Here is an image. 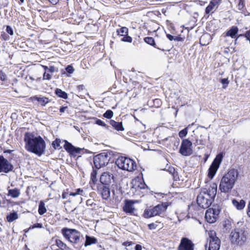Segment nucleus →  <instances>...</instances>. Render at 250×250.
I'll list each match as a JSON object with an SVG mask.
<instances>
[{
	"label": "nucleus",
	"mask_w": 250,
	"mask_h": 250,
	"mask_svg": "<svg viewBox=\"0 0 250 250\" xmlns=\"http://www.w3.org/2000/svg\"><path fill=\"white\" fill-rule=\"evenodd\" d=\"M25 149L38 156L43 154L46 149L44 140L40 136H36L32 133H25L24 137Z\"/></svg>",
	"instance_id": "f257e3e1"
},
{
	"label": "nucleus",
	"mask_w": 250,
	"mask_h": 250,
	"mask_svg": "<svg viewBox=\"0 0 250 250\" xmlns=\"http://www.w3.org/2000/svg\"><path fill=\"white\" fill-rule=\"evenodd\" d=\"M238 176V173L235 169H231L221 179L219 189L222 192L227 193L233 188Z\"/></svg>",
	"instance_id": "f03ea898"
},
{
	"label": "nucleus",
	"mask_w": 250,
	"mask_h": 250,
	"mask_svg": "<svg viewBox=\"0 0 250 250\" xmlns=\"http://www.w3.org/2000/svg\"><path fill=\"white\" fill-rule=\"evenodd\" d=\"M62 234L64 238L74 246L78 245L81 241V233L75 229L63 228L61 230Z\"/></svg>",
	"instance_id": "7ed1b4c3"
},
{
	"label": "nucleus",
	"mask_w": 250,
	"mask_h": 250,
	"mask_svg": "<svg viewBox=\"0 0 250 250\" xmlns=\"http://www.w3.org/2000/svg\"><path fill=\"white\" fill-rule=\"evenodd\" d=\"M168 204L167 202L158 204L152 208H146L145 210L143 216L149 218L155 216H163L167 209Z\"/></svg>",
	"instance_id": "20e7f679"
},
{
	"label": "nucleus",
	"mask_w": 250,
	"mask_h": 250,
	"mask_svg": "<svg viewBox=\"0 0 250 250\" xmlns=\"http://www.w3.org/2000/svg\"><path fill=\"white\" fill-rule=\"evenodd\" d=\"M116 164L118 167L124 170L132 171L136 169V163L132 159L125 157H119Z\"/></svg>",
	"instance_id": "39448f33"
},
{
	"label": "nucleus",
	"mask_w": 250,
	"mask_h": 250,
	"mask_svg": "<svg viewBox=\"0 0 250 250\" xmlns=\"http://www.w3.org/2000/svg\"><path fill=\"white\" fill-rule=\"evenodd\" d=\"M247 236V231L243 229H236L231 232L230 240L232 243L242 245L246 241Z\"/></svg>",
	"instance_id": "423d86ee"
},
{
	"label": "nucleus",
	"mask_w": 250,
	"mask_h": 250,
	"mask_svg": "<svg viewBox=\"0 0 250 250\" xmlns=\"http://www.w3.org/2000/svg\"><path fill=\"white\" fill-rule=\"evenodd\" d=\"M208 238L207 243H208V250H219L220 247L221 242L220 239L216 236V232L214 230H210L208 232ZM208 244L205 245L207 249Z\"/></svg>",
	"instance_id": "0eeeda50"
},
{
	"label": "nucleus",
	"mask_w": 250,
	"mask_h": 250,
	"mask_svg": "<svg viewBox=\"0 0 250 250\" xmlns=\"http://www.w3.org/2000/svg\"><path fill=\"white\" fill-rule=\"evenodd\" d=\"M110 160V156L107 152H103L97 155L93 158V163L95 167L99 169L106 165Z\"/></svg>",
	"instance_id": "6e6552de"
},
{
	"label": "nucleus",
	"mask_w": 250,
	"mask_h": 250,
	"mask_svg": "<svg viewBox=\"0 0 250 250\" xmlns=\"http://www.w3.org/2000/svg\"><path fill=\"white\" fill-rule=\"evenodd\" d=\"M223 155L221 153L218 154L208 169V176L212 179L216 174L220 165L222 161Z\"/></svg>",
	"instance_id": "1a4fd4ad"
},
{
	"label": "nucleus",
	"mask_w": 250,
	"mask_h": 250,
	"mask_svg": "<svg viewBox=\"0 0 250 250\" xmlns=\"http://www.w3.org/2000/svg\"><path fill=\"white\" fill-rule=\"evenodd\" d=\"M213 200L209 198L205 192H201L197 198L198 205L203 208H208L212 204Z\"/></svg>",
	"instance_id": "9d476101"
},
{
	"label": "nucleus",
	"mask_w": 250,
	"mask_h": 250,
	"mask_svg": "<svg viewBox=\"0 0 250 250\" xmlns=\"http://www.w3.org/2000/svg\"><path fill=\"white\" fill-rule=\"evenodd\" d=\"M220 212L218 206L208 208L206 212L205 218L209 223H213L216 221L217 217Z\"/></svg>",
	"instance_id": "9b49d317"
},
{
	"label": "nucleus",
	"mask_w": 250,
	"mask_h": 250,
	"mask_svg": "<svg viewBox=\"0 0 250 250\" xmlns=\"http://www.w3.org/2000/svg\"><path fill=\"white\" fill-rule=\"evenodd\" d=\"M132 191L136 194H140V192L142 189L146 188V185L142 179L136 178L132 182Z\"/></svg>",
	"instance_id": "f8f14e48"
},
{
	"label": "nucleus",
	"mask_w": 250,
	"mask_h": 250,
	"mask_svg": "<svg viewBox=\"0 0 250 250\" xmlns=\"http://www.w3.org/2000/svg\"><path fill=\"white\" fill-rule=\"evenodd\" d=\"M192 143L188 139L184 140L181 145L180 152L184 156H189L192 153Z\"/></svg>",
	"instance_id": "ddd939ff"
},
{
	"label": "nucleus",
	"mask_w": 250,
	"mask_h": 250,
	"mask_svg": "<svg viewBox=\"0 0 250 250\" xmlns=\"http://www.w3.org/2000/svg\"><path fill=\"white\" fill-rule=\"evenodd\" d=\"M13 166L2 156H0V172L8 173L12 170Z\"/></svg>",
	"instance_id": "4468645a"
},
{
	"label": "nucleus",
	"mask_w": 250,
	"mask_h": 250,
	"mask_svg": "<svg viewBox=\"0 0 250 250\" xmlns=\"http://www.w3.org/2000/svg\"><path fill=\"white\" fill-rule=\"evenodd\" d=\"M178 249V250H193L194 244L188 238H182Z\"/></svg>",
	"instance_id": "2eb2a0df"
},
{
	"label": "nucleus",
	"mask_w": 250,
	"mask_h": 250,
	"mask_svg": "<svg viewBox=\"0 0 250 250\" xmlns=\"http://www.w3.org/2000/svg\"><path fill=\"white\" fill-rule=\"evenodd\" d=\"M217 185L216 183H212L210 184V185L205 188H204L202 192H205V193L208 195L209 198H211L213 200L216 196L217 193Z\"/></svg>",
	"instance_id": "dca6fc26"
},
{
	"label": "nucleus",
	"mask_w": 250,
	"mask_h": 250,
	"mask_svg": "<svg viewBox=\"0 0 250 250\" xmlns=\"http://www.w3.org/2000/svg\"><path fill=\"white\" fill-rule=\"evenodd\" d=\"M113 181L114 176L113 174L109 172H104L100 176V181L103 185L109 186Z\"/></svg>",
	"instance_id": "f3484780"
},
{
	"label": "nucleus",
	"mask_w": 250,
	"mask_h": 250,
	"mask_svg": "<svg viewBox=\"0 0 250 250\" xmlns=\"http://www.w3.org/2000/svg\"><path fill=\"white\" fill-rule=\"evenodd\" d=\"M221 2V0H211L206 8V14L207 15L213 14L218 8Z\"/></svg>",
	"instance_id": "a211bd4d"
},
{
	"label": "nucleus",
	"mask_w": 250,
	"mask_h": 250,
	"mask_svg": "<svg viewBox=\"0 0 250 250\" xmlns=\"http://www.w3.org/2000/svg\"><path fill=\"white\" fill-rule=\"evenodd\" d=\"M134 202L131 200H126L123 208V210L126 213L132 214L135 209L134 206Z\"/></svg>",
	"instance_id": "6ab92c4d"
},
{
	"label": "nucleus",
	"mask_w": 250,
	"mask_h": 250,
	"mask_svg": "<svg viewBox=\"0 0 250 250\" xmlns=\"http://www.w3.org/2000/svg\"><path fill=\"white\" fill-rule=\"evenodd\" d=\"M30 99L33 102L36 101H38L43 106L45 105V104L49 102L48 99L44 97H40L37 96H35L31 97Z\"/></svg>",
	"instance_id": "aec40b11"
},
{
	"label": "nucleus",
	"mask_w": 250,
	"mask_h": 250,
	"mask_svg": "<svg viewBox=\"0 0 250 250\" xmlns=\"http://www.w3.org/2000/svg\"><path fill=\"white\" fill-rule=\"evenodd\" d=\"M64 148L67 151L74 153H79L81 150L80 148L75 147L71 144L66 142H65V144L64 145Z\"/></svg>",
	"instance_id": "412c9836"
},
{
	"label": "nucleus",
	"mask_w": 250,
	"mask_h": 250,
	"mask_svg": "<svg viewBox=\"0 0 250 250\" xmlns=\"http://www.w3.org/2000/svg\"><path fill=\"white\" fill-rule=\"evenodd\" d=\"M101 193L103 198L104 200H108L110 197V191L107 186H104L102 188Z\"/></svg>",
	"instance_id": "4be33fe9"
},
{
	"label": "nucleus",
	"mask_w": 250,
	"mask_h": 250,
	"mask_svg": "<svg viewBox=\"0 0 250 250\" xmlns=\"http://www.w3.org/2000/svg\"><path fill=\"white\" fill-rule=\"evenodd\" d=\"M238 32V28L236 26H233L227 31L226 33V37H230L231 38H234Z\"/></svg>",
	"instance_id": "5701e85b"
},
{
	"label": "nucleus",
	"mask_w": 250,
	"mask_h": 250,
	"mask_svg": "<svg viewBox=\"0 0 250 250\" xmlns=\"http://www.w3.org/2000/svg\"><path fill=\"white\" fill-rule=\"evenodd\" d=\"M232 203L233 205L238 210L244 208L246 204L245 201L243 200H240L239 202L235 199L232 200Z\"/></svg>",
	"instance_id": "b1692460"
},
{
	"label": "nucleus",
	"mask_w": 250,
	"mask_h": 250,
	"mask_svg": "<svg viewBox=\"0 0 250 250\" xmlns=\"http://www.w3.org/2000/svg\"><path fill=\"white\" fill-rule=\"evenodd\" d=\"M97 242V240L94 237H91L88 235L85 236V242L84 246L87 247L93 244H96Z\"/></svg>",
	"instance_id": "393cba45"
},
{
	"label": "nucleus",
	"mask_w": 250,
	"mask_h": 250,
	"mask_svg": "<svg viewBox=\"0 0 250 250\" xmlns=\"http://www.w3.org/2000/svg\"><path fill=\"white\" fill-rule=\"evenodd\" d=\"M18 218V215L16 212H11L6 217L7 221L9 222H12Z\"/></svg>",
	"instance_id": "a878e982"
},
{
	"label": "nucleus",
	"mask_w": 250,
	"mask_h": 250,
	"mask_svg": "<svg viewBox=\"0 0 250 250\" xmlns=\"http://www.w3.org/2000/svg\"><path fill=\"white\" fill-rule=\"evenodd\" d=\"M55 93L59 97L64 99H66L67 98V93L63 91L61 89L57 88L55 90Z\"/></svg>",
	"instance_id": "bb28decb"
},
{
	"label": "nucleus",
	"mask_w": 250,
	"mask_h": 250,
	"mask_svg": "<svg viewBox=\"0 0 250 250\" xmlns=\"http://www.w3.org/2000/svg\"><path fill=\"white\" fill-rule=\"evenodd\" d=\"M20 192L19 189L15 188L13 189H9L8 190V195L11 196L13 198H17L20 195Z\"/></svg>",
	"instance_id": "cd10ccee"
},
{
	"label": "nucleus",
	"mask_w": 250,
	"mask_h": 250,
	"mask_svg": "<svg viewBox=\"0 0 250 250\" xmlns=\"http://www.w3.org/2000/svg\"><path fill=\"white\" fill-rule=\"evenodd\" d=\"M38 212L40 215H42L46 212V209L45 207V204L42 201H41L40 202L39 205Z\"/></svg>",
	"instance_id": "c85d7f7f"
},
{
	"label": "nucleus",
	"mask_w": 250,
	"mask_h": 250,
	"mask_svg": "<svg viewBox=\"0 0 250 250\" xmlns=\"http://www.w3.org/2000/svg\"><path fill=\"white\" fill-rule=\"evenodd\" d=\"M117 32L118 35L120 36H126L128 34V29L125 27H123L119 29H117Z\"/></svg>",
	"instance_id": "c756f323"
},
{
	"label": "nucleus",
	"mask_w": 250,
	"mask_h": 250,
	"mask_svg": "<svg viewBox=\"0 0 250 250\" xmlns=\"http://www.w3.org/2000/svg\"><path fill=\"white\" fill-rule=\"evenodd\" d=\"M97 170L93 169L92 172L91 173L90 180H91V181L94 184H96V183L97 182Z\"/></svg>",
	"instance_id": "7c9ffc66"
},
{
	"label": "nucleus",
	"mask_w": 250,
	"mask_h": 250,
	"mask_svg": "<svg viewBox=\"0 0 250 250\" xmlns=\"http://www.w3.org/2000/svg\"><path fill=\"white\" fill-rule=\"evenodd\" d=\"M55 242L57 246L62 250L66 248V244L60 239H56Z\"/></svg>",
	"instance_id": "2f4dec72"
},
{
	"label": "nucleus",
	"mask_w": 250,
	"mask_h": 250,
	"mask_svg": "<svg viewBox=\"0 0 250 250\" xmlns=\"http://www.w3.org/2000/svg\"><path fill=\"white\" fill-rule=\"evenodd\" d=\"M108 129L113 131V130H115L117 131H122L124 130L123 126H107Z\"/></svg>",
	"instance_id": "473e14b6"
},
{
	"label": "nucleus",
	"mask_w": 250,
	"mask_h": 250,
	"mask_svg": "<svg viewBox=\"0 0 250 250\" xmlns=\"http://www.w3.org/2000/svg\"><path fill=\"white\" fill-rule=\"evenodd\" d=\"M165 170L168 171L170 174H172L174 179L175 178L177 174V172H175V168L173 167H168L167 168H166Z\"/></svg>",
	"instance_id": "72a5a7b5"
},
{
	"label": "nucleus",
	"mask_w": 250,
	"mask_h": 250,
	"mask_svg": "<svg viewBox=\"0 0 250 250\" xmlns=\"http://www.w3.org/2000/svg\"><path fill=\"white\" fill-rule=\"evenodd\" d=\"M83 191L80 189V188H78L76 191L75 192H71L69 193V195L70 196H76L77 195H83Z\"/></svg>",
	"instance_id": "f704fd0d"
},
{
	"label": "nucleus",
	"mask_w": 250,
	"mask_h": 250,
	"mask_svg": "<svg viewBox=\"0 0 250 250\" xmlns=\"http://www.w3.org/2000/svg\"><path fill=\"white\" fill-rule=\"evenodd\" d=\"M60 139H56L55 141H54L52 142V146L55 149H58L60 148Z\"/></svg>",
	"instance_id": "c9c22d12"
},
{
	"label": "nucleus",
	"mask_w": 250,
	"mask_h": 250,
	"mask_svg": "<svg viewBox=\"0 0 250 250\" xmlns=\"http://www.w3.org/2000/svg\"><path fill=\"white\" fill-rule=\"evenodd\" d=\"M144 41L147 44L151 45L154 46L155 42L153 38L152 37H146L144 39Z\"/></svg>",
	"instance_id": "e433bc0d"
},
{
	"label": "nucleus",
	"mask_w": 250,
	"mask_h": 250,
	"mask_svg": "<svg viewBox=\"0 0 250 250\" xmlns=\"http://www.w3.org/2000/svg\"><path fill=\"white\" fill-rule=\"evenodd\" d=\"M52 73L49 72H44L43 75V80H50L51 79Z\"/></svg>",
	"instance_id": "4c0bfd02"
},
{
	"label": "nucleus",
	"mask_w": 250,
	"mask_h": 250,
	"mask_svg": "<svg viewBox=\"0 0 250 250\" xmlns=\"http://www.w3.org/2000/svg\"><path fill=\"white\" fill-rule=\"evenodd\" d=\"M113 115V112L110 110H107L104 114V116L107 119H110Z\"/></svg>",
	"instance_id": "58836bf2"
},
{
	"label": "nucleus",
	"mask_w": 250,
	"mask_h": 250,
	"mask_svg": "<svg viewBox=\"0 0 250 250\" xmlns=\"http://www.w3.org/2000/svg\"><path fill=\"white\" fill-rule=\"evenodd\" d=\"M188 133L187 128H186L179 132V135L180 137L183 138L187 135Z\"/></svg>",
	"instance_id": "ea45409f"
},
{
	"label": "nucleus",
	"mask_w": 250,
	"mask_h": 250,
	"mask_svg": "<svg viewBox=\"0 0 250 250\" xmlns=\"http://www.w3.org/2000/svg\"><path fill=\"white\" fill-rule=\"evenodd\" d=\"M124 36L125 37L121 39V41L127 42H131L132 38L130 36H128L127 35Z\"/></svg>",
	"instance_id": "a19ab883"
},
{
	"label": "nucleus",
	"mask_w": 250,
	"mask_h": 250,
	"mask_svg": "<svg viewBox=\"0 0 250 250\" xmlns=\"http://www.w3.org/2000/svg\"><path fill=\"white\" fill-rule=\"evenodd\" d=\"M221 83L223 84V88H226L228 85L229 82L228 79H222L221 81Z\"/></svg>",
	"instance_id": "79ce46f5"
},
{
	"label": "nucleus",
	"mask_w": 250,
	"mask_h": 250,
	"mask_svg": "<svg viewBox=\"0 0 250 250\" xmlns=\"http://www.w3.org/2000/svg\"><path fill=\"white\" fill-rule=\"evenodd\" d=\"M66 70L68 73L72 74L74 72V69L72 66L69 65L66 67Z\"/></svg>",
	"instance_id": "37998d69"
},
{
	"label": "nucleus",
	"mask_w": 250,
	"mask_h": 250,
	"mask_svg": "<svg viewBox=\"0 0 250 250\" xmlns=\"http://www.w3.org/2000/svg\"><path fill=\"white\" fill-rule=\"evenodd\" d=\"M6 31L7 32V33H8L10 35H13V34H14L13 30L11 26L7 25L6 26Z\"/></svg>",
	"instance_id": "c03bdc74"
},
{
	"label": "nucleus",
	"mask_w": 250,
	"mask_h": 250,
	"mask_svg": "<svg viewBox=\"0 0 250 250\" xmlns=\"http://www.w3.org/2000/svg\"><path fill=\"white\" fill-rule=\"evenodd\" d=\"M9 37L5 33L2 32L0 36V39L4 41H7Z\"/></svg>",
	"instance_id": "a18cd8bd"
},
{
	"label": "nucleus",
	"mask_w": 250,
	"mask_h": 250,
	"mask_svg": "<svg viewBox=\"0 0 250 250\" xmlns=\"http://www.w3.org/2000/svg\"><path fill=\"white\" fill-rule=\"evenodd\" d=\"M0 79L2 81H4L6 79V75L2 71H0Z\"/></svg>",
	"instance_id": "49530a36"
},
{
	"label": "nucleus",
	"mask_w": 250,
	"mask_h": 250,
	"mask_svg": "<svg viewBox=\"0 0 250 250\" xmlns=\"http://www.w3.org/2000/svg\"><path fill=\"white\" fill-rule=\"evenodd\" d=\"M167 37L170 41H172V40L178 41L177 37L173 36L170 34H167Z\"/></svg>",
	"instance_id": "de8ad7c7"
},
{
	"label": "nucleus",
	"mask_w": 250,
	"mask_h": 250,
	"mask_svg": "<svg viewBox=\"0 0 250 250\" xmlns=\"http://www.w3.org/2000/svg\"><path fill=\"white\" fill-rule=\"evenodd\" d=\"M42 228V225L40 223H37L33 225L32 227L29 228L30 229H34V228Z\"/></svg>",
	"instance_id": "09e8293b"
},
{
	"label": "nucleus",
	"mask_w": 250,
	"mask_h": 250,
	"mask_svg": "<svg viewBox=\"0 0 250 250\" xmlns=\"http://www.w3.org/2000/svg\"><path fill=\"white\" fill-rule=\"evenodd\" d=\"M157 225L154 223H151L148 225V228L150 229H154L156 228Z\"/></svg>",
	"instance_id": "8fccbe9b"
},
{
	"label": "nucleus",
	"mask_w": 250,
	"mask_h": 250,
	"mask_svg": "<svg viewBox=\"0 0 250 250\" xmlns=\"http://www.w3.org/2000/svg\"><path fill=\"white\" fill-rule=\"evenodd\" d=\"M75 129L80 133L82 134L83 132L82 126H74Z\"/></svg>",
	"instance_id": "3c124183"
},
{
	"label": "nucleus",
	"mask_w": 250,
	"mask_h": 250,
	"mask_svg": "<svg viewBox=\"0 0 250 250\" xmlns=\"http://www.w3.org/2000/svg\"><path fill=\"white\" fill-rule=\"evenodd\" d=\"M57 71L55 67L53 66H50L48 68V72H50L51 73H53L54 72Z\"/></svg>",
	"instance_id": "603ef678"
},
{
	"label": "nucleus",
	"mask_w": 250,
	"mask_h": 250,
	"mask_svg": "<svg viewBox=\"0 0 250 250\" xmlns=\"http://www.w3.org/2000/svg\"><path fill=\"white\" fill-rule=\"evenodd\" d=\"M224 227L225 228H226V230H229L230 229V224L229 222V221H228V222H226L225 224L224 225Z\"/></svg>",
	"instance_id": "864d4df0"
},
{
	"label": "nucleus",
	"mask_w": 250,
	"mask_h": 250,
	"mask_svg": "<svg viewBox=\"0 0 250 250\" xmlns=\"http://www.w3.org/2000/svg\"><path fill=\"white\" fill-rule=\"evenodd\" d=\"M245 37L247 38V40L250 41V30L246 32L245 34Z\"/></svg>",
	"instance_id": "5fc2aeb1"
},
{
	"label": "nucleus",
	"mask_w": 250,
	"mask_h": 250,
	"mask_svg": "<svg viewBox=\"0 0 250 250\" xmlns=\"http://www.w3.org/2000/svg\"><path fill=\"white\" fill-rule=\"evenodd\" d=\"M94 121H95V123L98 125H105V124L104 123H103L102 121L100 120L95 119Z\"/></svg>",
	"instance_id": "6e6d98bb"
},
{
	"label": "nucleus",
	"mask_w": 250,
	"mask_h": 250,
	"mask_svg": "<svg viewBox=\"0 0 250 250\" xmlns=\"http://www.w3.org/2000/svg\"><path fill=\"white\" fill-rule=\"evenodd\" d=\"M67 106H62L61 107V108H60V112L61 113H63L65 111V110L67 109Z\"/></svg>",
	"instance_id": "4d7b16f0"
},
{
	"label": "nucleus",
	"mask_w": 250,
	"mask_h": 250,
	"mask_svg": "<svg viewBox=\"0 0 250 250\" xmlns=\"http://www.w3.org/2000/svg\"><path fill=\"white\" fill-rule=\"evenodd\" d=\"M49 1L53 5H56L59 2V0H49Z\"/></svg>",
	"instance_id": "13d9d810"
},
{
	"label": "nucleus",
	"mask_w": 250,
	"mask_h": 250,
	"mask_svg": "<svg viewBox=\"0 0 250 250\" xmlns=\"http://www.w3.org/2000/svg\"><path fill=\"white\" fill-rule=\"evenodd\" d=\"M135 250H142V246L140 245L137 244L135 246Z\"/></svg>",
	"instance_id": "bf43d9fd"
},
{
	"label": "nucleus",
	"mask_w": 250,
	"mask_h": 250,
	"mask_svg": "<svg viewBox=\"0 0 250 250\" xmlns=\"http://www.w3.org/2000/svg\"><path fill=\"white\" fill-rule=\"evenodd\" d=\"M68 194V193L67 192H63L62 194V198L63 199L67 198Z\"/></svg>",
	"instance_id": "052dcab7"
},
{
	"label": "nucleus",
	"mask_w": 250,
	"mask_h": 250,
	"mask_svg": "<svg viewBox=\"0 0 250 250\" xmlns=\"http://www.w3.org/2000/svg\"><path fill=\"white\" fill-rule=\"evenodd\" d=\"M247 214L249 216V217H250V201L248 207Z\"/></svg>",
	"instance_id": "680f3d73"
},
{
	"label": "nucleus",
	"mask_w": 250,
	"mask_h": 250,
	"mask_svg": "<svg viewBox=\"0 0 250 250\" xmlns=\"http://www.w3.org/2000/svg\"><path fill=\"white\" fill-rule=\"evenodd\" d=\"M131 243L130 242H125L124 245L125 246H129L131 245Z\"/></svg>",
	"instance_id": "e2e57ef3"
},
{
	"label": "nucleus",
	"mask_w": 250,
	"mask_h": 250,
	"mask_svg": "<svg viewBox=\"0 0 250 250\" xmlns=\"http://www.w3.org/2000/svg\"><path fill=\"white\" fill-rule=\"evenodd\" d=\"M42 67L44 68L45 72H46V71L48 72L49 67H48L47 66H42Z\"/></svg>",
	"instance_id": "0e129e2a"
},
{
	"label": "nucleus",
	"mask_w": 250,
	"mask_h": 250,
	"mask_svg": "<svg viewBox=\"0 0 250 250\" xmlns=\"http://www.w3.org/2000/svg\"><path fill=\"white\" fill-rule=\"evenodd\" d=\"M84 86L83 85H80L78 86V88L79 89V90H83V88Z\"/></svg>",
	"instance_id": "69168bd1"
},
{
	"label": "nucleus",
	"mask_w": 250,
	"mask_h": 250,
	"mask_svg": "<svg viewBox=\"0 0 250 250\" xmlns=\"http://www.w3.org/2000/svg\"><path fill=\"white\" fill-rule=\"evenodd\" d=\"M91 201L90 200H88L86 201V204L88 205H91Z\"/></svg>",
	"instance_id": "338daca9"
},
{
	"label": "nucleus",
	"mask_w": 250,
	"mask_h": 250,
	"mask_svg": "<svg viewBox=\"0 0 250 250\" xmlns=\"http://www.w3.org/2000/svg\"><path fill=\"white\" fill-rule=\"evenodd\" d=\"M11 150H7L6 151H5L4 152L5 153H10L11 152Z\"/></svg>",
	"instance_id": "774afa93"
}]
</instances>
